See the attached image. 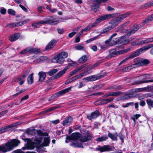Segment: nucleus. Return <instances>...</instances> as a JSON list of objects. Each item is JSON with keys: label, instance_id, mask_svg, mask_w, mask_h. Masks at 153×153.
Returning <instances> with one entry per match:
<instances>
[{"label": "nucleus", "instance_id": "1", "mask_svg": "<svg viewBox=\"0 0 153 153\" xmlns=\"http://www.w3.org/2000/svg\"><path fill=\"white\" fill-rule=\"evenodd\" d=\"M131 14L130 12H127L122 14L118 17L111 20L109 23L111 25L103 29L101 31V33H108L109 31L117 26L125 18L129 16Z\"/></svg>", "mask_w": 153, "mask_h": 153}, {"label": "nucleus", "instance_id": "2", "mask_svg": "<svg viewBox=\"0 0 153 153\" xmlns=\"http://www.w3.org/2000/svg\"><path fill=\"white\" fill-rule=\"evenodd\" d=\"M152 21H153V13L145 18V20L142 22L143 24V25L138 26L137 24L134 25L133 26V29L128 32L127 33V35L129 36L135 33L146 24Z\"/></svg>", "mask_w": 153, "mask_h": 153}, {"label": "nucleus", "instance_id": "3", "mask_svg": "<svg viewBox=\"0 0 153 153\" xmlns=\"http://www.w3.org/2000/svg\"><path fill=\"white\" fill-rule=\"evenodd\" d=\"M68 56V53L66 52H62L54 56L52 59V62L55 63H62L64 61V59Z\"/></svg>", "mask_w": 153, "mask_h": 153}, {"label": "nucleus", "instance_id": "4", "mask_svg": "<svg viewBox=\"0 0 153 153\" xmlns=\"http://www.w3.org/2000/svg\"><path fill=\"white\" fill-rule=\"evenodd\" d=\"M115 16L114 14H103L100 17L97 19L96 21L94 23H92L91 26H90L91 27H93L96 25L97 23H99L102 21L105 20H107L113 18Z\"/></svg>", "mask_w": 153, "mask_h": 153}, {"label": "nucleus", "instance_id": "5", "mask_svg": "<svg viewBox=\"0 0 153 153\" xmlns=\"http://www.w3.org/2000/svg\"><path fill=\"white\" fill-rule=\"evenodd\" d=\"M148 76H150L151 75L149 74H145L138 77L140 80L135 81L132 83V85H139L144 83H148L149 82H153V78L151 80H145L147 78Z\"/></svg>", "mask_w": 153, "mask_h": 153}, {"label": "nucleus", "instance_id": "6", "mask_svg": "<svg viewBox=\"0 0 153 153\" xmlns=\"http://www.w3.org/2000/svg\"><path fill=\"white\" fill-rule=\"evenodd\" d=\"M56 19L51 16H48L44 18L43 20L39 21L37 22L38 24H47L51 25H55L57 23Z\"/></svg>", "mask_w": 153, "mask_h": 153}, {"label": "nucleus", "instance_id": "7", "mask_svg": "<svg viewBox=\"0 0 153 153\" xmlns=\"http://www.w3.org/2000/svg\"><path fill=\"white\" fill-rule=\"evenodd\" d=\"M68 68H69L68 66H65L62 70L59 71L55 75L49 78L48 80L46 81L45 82L46 83H48L51 82L53 80L56 79L58 78L61 77L65 73Z\"/></svg>", "mask_w": 153, "mask_h": 153}, {"label": "nucleus", "instance_id": "8", "mask_svg": "<svg viewBox=\"0 0 153 153\" xmlns=\"http://www.w3.org/2000/svg\"><path fill=\"white\" fill-rule=\"evenodd\" d=\"M71 87L68 88L66 89L62 90L55 93L51 97H49L48 100V101H51L52 100H54L56 98L64 95L68 92L71 90Z\"/></svg>", "mask_w": 153, "mask_h": 153}, {"label": "nucleus", "instance_id": "9", "mask_svg": "<svg viewBox=\"0 0 153 153\" xmlns=\"http://www.w3.org/2000/svg\"><path fill=\"white\" fill-rule=\"evenodd\" d=\"M106 73H105L103 74H97L95 75H93L84 78L82 79V80H85L88 82H92L106 76Z\"/></svg>", "mask_w": 153, "mask_h": 153}, {"label": "nucleus", "instance_id": "10", "mask_svg": "<svg viewBox=\"0 0 153 153\" xmlns=\"http://www.w3.org/2000/svg\"><path fill=\"white\" fill-rule=\"evenodd\" d=\"M115 149L114 147L109 145H104L103 146L99 145L98 147L96 149V150L99 151L101 152H106L112 151Z\"/></svg>", "mask_w": 153, "mask_h": 153}, {"label": "nucleus", "instance_id": "11", "mask_svg": "<svg viewBox=\"0 0 153 153\" xmlns=\"http://www.w3.org/2000/svg\"><path fill=\"white\" fill-rule=\"evenodd\" d=\"M124 38V37L123 36H121L120 38H116L115 40H113V45H115L118 44L123 45L128 44L130 41V40L127 39L122 40V39H123Z\"/></svg>", "mask_w": 153, "mask_h": 153}, {"label": "nucleus", "instance_id": "12", "mask_svg": "<svg viewBox=\"0 0 153 153\" xmlns=\"http://www.w3.org/2000/svg\"><path fill=\"white\" fill-rule=\"evenodd\" d=\"M153 47V44H150L137 50L135 51V52L137 56H138L143 52Z\"/></svg>", "mask_w": 153, "mask_h": 153}, {"label": "nucleus", "instance_id": "13", "mask_svg": "<svg viewBox=\"0 0 153 153\" xmlns=\"http://www.w3.org/2000/svg\"><path fill=\"white\" fill-rule=\"evenodd\" d=\"M25 141H27V143L25 145L24 147L22 148V149L25 150L26 149H33L34 146L33 144L32 143V141L30 138H25L24 139Z\"/></svg>", "mask_w": 153, "mask_h": 153}, {"label": "nucleus", "instance_id": "14", "mask_svg": "<svg viewBox=\"0 0 153 153\" xmlns=\"http://www.w3.org/2000/svg\"><path fill=\"white\" fill-rule=\"evenodd\" d=\"M58 39H53L50 41L46 45L45 48V50L48 51L53 48L56 45Z\"/></svg>", "mask_w": 153, "mask_h": 153}, {"label": "nucleus", "instance_id": "15", "mask_svg": "<svg viewBox=\"0 0 153 153\" xmlns=\"http://www.w3.org/2000/svg\"><path fill=\"white\" fill-rule=\"evenodd\" d=\"M18 124L16 123L8 125L4 127H2L0 128V134L4 133L7 131L10 130L13 127H17Z\"/></svg>", "mask_w": 153, "mask_h": 153}, {"label": "nucleus", "instance_id": "16", "mask_svg": "<svg viewBox=\"0 0 153 153\" xmlns=\"http://www.w3.org/2000/svg\"><path fill=\"white\" fill-rule=\"evenodd\" d=\"M101 115V114L99 110H96L92 112L90 114L87 115V118L88 120H90L92 119H95Z\"/></svg>", "mask_w": 153, "mask_h": 153}, {"label": "nucleus", "instance_id": "17", "mask_svg": "<svg viewBox=\"0 0 153 153\" xmlns=\"http://www.w3.org/2000/svg\"><path fill=\"white\" fill-rule=\"evenodd\" d=\"M124 47L122 45L118 46L116 48L112 49L109 51V54L111 56V58L114 57L117 55V50H119L121 49H123Z\"/></svg>", "mask_w": 153, "mask_h": 153}, {"label": "nucleus", "instance_id": "18", "mask_svg": "<svg viewBox=\"0 0 153 153\" xmlns=\"http://www.w3.org/2000/svg\"><path fill=\"white\" fill-rule=\"evenodd\" d=\"M73 120V118L71 116L67 117L63 121L62 124L64 126L69 125L72 123Z\"/></svg>", "mask_w": 153, "mask_h": 153}, {"label": "nucleus", "instance_id": "19", "mask_svg": "<svg viewBox=\"0 0 153 153\" xmlns=\"http://www.w3.org/2000/svg\"><path fill=\"white\" fill-rule=\"evenodd\" d=\"M149 87H147L143 88H138L137 89L135 88L131 89L128 91L127 93H130L132 95H134V93L135 92L141 91L143 90H146L147 89H149Z\"/></svg>", "mask_w": 153, "mask_h": 153}, {"label": "nucleus", "instance_id": "20", "mask_svg": "<svg viewBox=\"0 0 153 153\" xmlns=\"http://www.w3.org/2000/svg\"><path fill=\"white\" fill-rule=\"evenodd\" d=\"M20 36V33H16L10 35L9 39L11 42H14L17 40Z\"/></svg>", "mask_w": 153, "mask_h": 153}, {"label": "nucleus", "instance_id": "21", "mask_svg": "<svg viewBox=\"0 0 153 153\" xmlns=\"http://www.w3.org/2000/svg\"><path fill=\"white\" fill-rule=\"evenodd\" d=\"M91 136L89 134H87L86 135L81 137L79 140L81 142H85L91 140Z\"/></svg>", "mask_w": 153, "mask_h": 153}, {"label": "nucleus", "instance_id": "22", "mask_svg": "<svg viewBox=\"0 0 153 153\" xmlns=\"http://www.w3.org/2000/svg\"><path fill=\"white\" fill-rule=\"evenodd\" d=\"M30 54H35L37 55L41 53L40 49L38 48H30Z\"/></svg>", "mask_w": 153, "mask_h": 153}, {"label": "nucleus", "instance_id": "23", "mask_svg": "<svg viewBox=\"0 0 153 153\" xmlns=\"http://www.w3.org/2000/svg\"><path fill=\"white\" fill-rule=\"evenodd\" d=\"M47 73L43 71L39 72L38 74L39 76V81L42 82L45 79Z\"/></svg>", "mask_w": 153, "mask_h": 153}, {"label": "nucleus", "instance_id": "24", "mask_svg": "<svg viewBox=\"0 0 153 153\" xmlns=\"http://www.w3.org/2000/svg\"><path fill=\"white\" fill-rule=\"evenodd\" d=\"M100 4L97 3L92 4L91 5V10L94 11L95 13L97 12L99 10Z\"/></svg>", "mask_w": 153, "mask_h": 153}, {"label": "nucleus", "instance_id": "25", "mask_svg": "<svg viewBox=\"0 0 153 153\" xmlns=\"http://www.w3.org/2000/svg\"><path fill=\"white\" fill-rule=\"evenodd\" d=\"M137 56L135 52L130 54L128 57L126 58L125 59L121 61L119 64V65H121L128 59H132Z\"/></svg>", "mask_w": 153, "mask_h": 153}, {"label": "nucleus", "instance_id": "26", "mask_svg": "<svg viewBox=\"0 0 153 153\" xmlns=\"http://www.w3.org/2000/svg\"><path fill=\"white\" fill-rule=\"evenodd\" d=\"M107 136L112 140L117 141V140L118 134L117 132L114 134L109 132L108 134V136Z\"/></svg>", "mask_w": 153, "mask_h": 153}, {"label": "nucleus", "instance_id": "27", "mask_svg": "<svg viewBox=\"0 0 153 153\" xmlns=\"http://www.w3.org/2000/svg\"><path fill=\"white\" fill-rule=\"evenodd\" d=\"M88 56L87 55H84L80 57L78 60L79 63H83L86 62L88 59Z\"/></svg>", "mask_w": 153, "mask_h": 153}, {"label": "nucleus", "instance_id": "28", "mask_svg": "<svg viewBox=\"0 0 153 153\" xmlns=\"http://www.w3.org/2000/svg\"><path fill=\"white\" fill-rule=\"evenodd\" d=\"M72 138L74 140H77L81 137V134L78 132L73 133L72 134Z\"/></svg>", "mask_w": 153, "mask_h": 153}, {"label": "nucleus", "instance_id": "29", "mask_svg": "<svg viewBox=\"0 0 153 153\" xmlns=\"http://www.w3.org/2000/svg\"><path fill=\"white\" fill-rule=\"evenodd\" d=\"M150 62L149 60L147 59L141 58V60L140 66H146L149 64Z\"/></svg>", "mask_w": 153, "mask_h": 153}, {"label": "nucleus", "instance_id": "30", "mask_svg": "<svg viewBox=\"0 0 153 153\" xmlns=\"http://www.w3.org/2000/svg\"><path fill=\"white\" fill-rule=\"evenodd\" d=\"M50 143V139L49 137L45 138L44 142L42 145L44 146H49Z\"/></svg>", "mask_w": 153, "mask_h": 153}, {"label": "nucleus", "instance_id": "31", "mask_svg": "<svg viewBox=\"0 0 153 153\" xmlns=\"http://www.w3.org/2000/svg\"><path fill=\"white\" fill-rule=\"evenodd\" d=\"M60 107V106L59 105H57L52 107H51L49 109L44 111H42L41 113H45L47 112H50L52 111L54 109H56L57 108H59Z\"/></svg>", "mask_w": 153, "mask_h": 153}, {"label": "nucleus", "instance_id": "32", "mask_svg": "<svg viewBox=\"0 0 153 153\" xmlns=\"http://www.w3.org/2000/svg\"><path fill=\"white\" fill-rule=\"evenodd\" d=\"M27 81L28 84H32L33 82V74H30L27 78Z\"/></svg>", "mask_w": 153, "mask_h": 153}, {"label": "nucleus", "instance_id": "33", "mask_svg": "<svg viewBox=\"0 0 153 153\" xmlns=\"http://www.w3.org/2000/svg\"><path fill=\"white\" fill-rule=\"evenodd\" d=\"M143 41H137L135 40L132 42L131 43V45L132 46L139 45L144 44L143 43Z\"/></svg>", "mask_w": 153, "mask_h": 153}, {"label": "nucleus", "instance_id": "34", "mask_svg": "<svg viewBox=\"0 0 153 153\" xmlns=\"http://www.w3.org/2000/svg\"><path fill=\"white\" fill-rule=\"evenodd\" d=\"M70 145L71 146L74 147H75L79 148H83V145L81 144V143L78 142H72L70 143Z\"/></svg>", "mask_w": 153, "mask_h": 153}, {"label": "nucleus", "instance_id": "35", "mask_svg": "<svg viewBox=\"0 0 153 153\" xmlns=\"http://www.w3.org/2000/svg\"><path fill=\"white\" fill-rule=\"evenodd\" d=\"M58 71V70L57 68L52 69L47 72V74L50 76H52L55 74Z\"/></svg>", "mask_w": 153, "mask_h": 153}, {"label": "nucleus", "instance_id": "36", "mask_svg": "<svg viewBox=\"0 0 153 153\" xmlns=\"http://www.w3.org/2000/svg\"><path fill=\"white\" fill-rule=\"evenodd\" d=\"M104 85L105 84L104 83L99 84L93 86L92 87V89H94L95 90H98L104 86Z\"/></svg>", "mask_w": 153, "mask_h": 153}, {"label": "nucleus", "instance_id": "37", "mask_svg": "<svg viewBox=\"0 0 153 153\" xmlns=\"http://www.w3.org/2000/svg\"><path fill=\"white\" fill-rule=\"evenodd\" d=\"M141 59V58H136L133 59L134 62L138 66H140Z\"/></svg>", "mask_w": 153, "mask_h": 153}, {"label": "nucleus", "instance_id": "38", "mask_svg": "<svg viewBox=\"0 0 153 153\" xmlns=\"http://www.w3.org/2000/svg\"><path fill=\"white\" fill-rule=\"evenodd\" d=\"M108 138V136L106 135H105L101 137L98 138L97 139V141L100 142H102L106 140Z\"/></svg>", "mask_w": 153, "mask_h": 153}, {"label": "nucleus", "instance_id": "39", "mask_svg": "<svg viewBox=\"0 0 153 153\" xmlns=\"http://www.w3.org/2000/svg\"><path fill=\"white\" fill-rule=\"evenodd\" d=\"M146 102L149 108L151 109L150 107H153V100L151 99H147L146 100Z\"/></svg>", "mask_w": 153, "mask_h": 153}, {"label": "nucleus", "instance_id": "40", "mask_svg": "<svg viewBox=\"0 0 153 153\" xmlns=\"http://www.w3.org/2000/svg\"><path fill=\"white\" fill-rule=\"evenodd\" d=\"M122 88V86L115 85L111 86L110 88V89H114L115 90H119Z\"/></svg>", "mask_w": 153, "mask_h": 153}, {"label": "nucleus", "instance_id": "41", "mask_svg": "<svg viewBox=\"0 0 153 153\" xmlns=\"http://www.w3.org/2000/svg\"><path fill=\"white\" fill-rule=\"evenodd\" d=\"M111 96L117 97L118 96L122 94L120 91H115L112 92H110Z\"/></svg>", "mask_w": 153, "mask_h": 153}, {"label": "nucleus", "instance_id": "42", "mask_svg": "<svg viewBox=\"0 0 153 153\" xmlns=\"http://www.w3.org/2000/svg\"><path fill=\"white\" fill-rule=\"evenodd\" d=\"M30 47H27L25 48L24 50L20 51V54L23 55L26 53L29 52L30 53Z\"/></svg>", "mask_w": 153, "mask_h": 153}, {"label": "nucleus", "instance_id": "43", "mask_svg": "<svg viewBox=\"0 0 153 153\" xmlns=\"http://www.w3.org/2000/svg\"><path fill=\"white\" fill-rule=\"evenodd\" d=\"M152 6H153V1L145 3L142 6V7H148Z\"/></svg>", "mask_w": 153, "mask_h": 153}, {"label": "nucleus", "instance_id": "44", "mask_svg": "<svg viewBox=\"0 0 153 153\" xmlns=\"http://www.w3.org/2000/svg\"><path fill=\"white\" fill-rule=\"evenodd\" d=\"M144 44L148 43L153 42V37L147 39L146 40H143Z\"/></svg>", "mask_w": 153, "mask_h": 153}, {"label": "nucleus", "instance_id": "45", "mask_svg": "<svg viewBox=\"0 0 153 153\" xmlns=\"http://www.w3.org/2000/svg\"><path fill=\"white\" fill-rule=\"evenodd\" d=\"M66 140H65V142L66 143H67L70 141L72 140H74L72 138V134L71 136L68 135L66 137Z\"/></svg>", "mask_w": 153, "mask_h": 153}, {"label": "nucleus", "instance_id": "46", "mask_svg": "<svg viewBox=\"0 0 153 153\" xmlns=\"http://www.w3.org/2000/svg\"><path fill=\"white\" fill-rule=\"evenodd\" d=\"M134 104V102H130L126 103L125 105H122V107L123 108H126L130 106H133Z\"/></svg>", "mask_w": 153, "mask_h": 153}, {"label": "nucleus", "instance_id": "47", "mask_svg": "<svg viewBox=\"0 0 153 153\" xmlns=\"http://www.w3.org/2000/svg\"><path fill=\"white\" fill-rule=\"evenodd\" d=\"M35 130L36 129L34 128L32 129H30L29 128L26 130L25 133H26L30 134L33 132L34 131H35Z\"/></svg>", "mask_w": 153, "mask_h": 153}, {"label": "nucleus", "instance_id": "48", "mask_svg": "<svg viewBox=\"0 0 153 153\" xmlns=\"http://www.w3.org/2000/svg\"><path fill=\"white\" fill-rule=\"evenodd\" d=\"M7 12L9 14L13 16H15L16 14L15 11L11 9H8L7 10Z\"/></svg>", "mask_w": 153, "mask_h": 153}, {"label": "nucleus", "instance_id": "49", "mask_svg": "<svg viewBox=\"0 0 153 153\" xmlns=\"http://www.w3.org/2000/svg\"><path fill=\"white\" fill-rule=\"evenodd\" d=\"M93 1L94 2L97 3L98 4H101L102 3H105L108 1V0H91Z\"/></svg>", "mask_w": 153, "mask_h": 153}, {"label": "nucleus", "instance_id": "50", "mask_svg": "<svg viewBox=\"0 0 153 153\" xmlns=\"http://www.w3.org/2000/svg\"><path fill=\"white\" fill-rule=\"evenodd\" d=\"M16 25V22H14L9 23L6 25V26L7 27L12 28L16 27V26H15Z\"/></svg>", "mask_w": 153, "mask_h": 153}, {"label": "nucleus", "instance_id": "51", "mask_svg": "<svg viewBox=\"0 0 153 153\" xmlns=\"http://www.w3.org/2000/svg\"><path fill=\"white\" fill-rule=\"evenodd\" d=\"M78 72V71L76 70V68L75 69L73 70L72 71L70 72L69 75V77H70L73 76L74 74H76Z\"/></svg>", "mask_w": 153, "mask_h": 153}, {"label": "nucleus", "instance_id": "52", "mask_svg": "<svg viewBox=\"0 0 153 153\" xmlns=\"http://www.w3.org/2000/svg\"><path fill=\"white\" fill-rule=\"evenodd\" d=\"M29 73V71L27 70L26 71L24 72L23 73V74L21 76H22V79H25L26 76L28 75Z\"/></svg>", "mask_w": 153, "mask_h": 153}, {"label": "nucleus", "instance_id": "53", "mask_svg": "<svg viewBox=\"0 0 153 153\" xmlns=\"http://www.w3.org/2000/svg\"><path fill=\"white\" fill-rule=\"evenodd\" d=\"M75 49L77 50L80 51L83 50L84 47L80 45H77L75 46Z\"/></svg>", "mask_w": 153, "mask_h": 153}, {"label": "nucleus", "instance_id": "54", "mask_svg": "<svg viewBox=\"0 0 153 153\" xmlns=\"http://www.w3.org/2000/svg\"><path fill=\"white\" fill-rule=\"evenodd\" d=\"M42 139L41 138H35L34 139V141L36 143H35V144H39L41 142Z\"/></svg>", "mask_w": 153, "mask_h": 153}, {"label": "nucleus", "instance_id": "55", "mask_svg": "<svg viewBox=\"0 0 153 153\" xmlns=\"http://www.w3.org/2000/svg\"><path fill=\"white\" fill-rule=\"evenodd\" d=\"M131 67L128 66L127 67H126L122 69V71L123 72H127L128 71L130 70H131V68H130Z\"/></svg>", "mask_w": 153, "mask_h": 153}, {"label": "nucleus", "instance_id": "56", "mask_svg": "<svg viewBox=\"0 0 153 153\" xmlns=\"http://www.w3.org/2000/svg\"><path fill=\"white\" fill-rule=\"evenodd\" d=\"M87 65V64H84L82 65H81L79 66V67L76 68V70H77V71H78L79 70L82 69L84 67H86Z\"/></svg>", "mask_w": 153, "mask_h": 153}, {"label": "nucleus", "instance_id": "57", "mask_svg": "<svg viewBox=\"0 0 153 153\" xmlns=\"http://www.w3.org/2000/svg\"><path fill=\"white\" fill-rule=\"evenodd\" d=\"M87 65V64H84L82 65H81L79 66V67L76 68V70H77V71H78L79 70L82 69L84 67H86Z\"/></svg>", "mask_w": 153, "mask_h": 153}, {"label": "nucleus", "instance_id": "58", "mask_svg": "<svg viewBox=\"0 0 153 153\" xmlns=\"http://www.w3.org/2000/svg\"><path fill=\"white\" fill-rule=\"evenodd\" d=\"M84 72L86 73V74L87 75L92 73V71L88 67L85 70Z\"/></svg>", "mask_w": 153, "mask_h": 153}, {"label": "nucleus", "instance_id": "59", "mask_svg": "<svg viewBox=\"0 0 153 153\" xmlns=\"http://www.w3.org/2000/svg\"><path fill=\"white\" fill-rule=\"evenodd\" d=\"M123 98H121L120 99H118L117 100V101H119L121 100H122L123 99H127L129 97H128V95L127 94H124L123 97H122Z\"/></svg>", "mask_w": 153, "mask_h": 153}, {"label": "nucleus", "instance_id": "60", "mask_svg": "<svg viewBox=\"0 0 153 153\" xmlns=\"http://www.w3.org/2000/svg\"><path fill=\"white\" fill-rule=\"evenodd\" d=\"M118 136L120 138V140H121L122 143H124V139L123 137V135L121 132L119 133L118 134Z\"/></svg>", "mask_w": 153, "mask_h": 153}, {"label": "nucleus", "instance_id": "61", "mask_svg": "<svg viewBox=\"0 0 153 153\" xmlns=\"http://www.w3.org/2000/svg\"><path fill=\"white\" fill-rule=\"evenodd\" d=\"M104 93L102 92H99L96 93L92 94L90 95L91 96H96L98 95H101L104 94Z\"/></svg>", "mask_w": 153, "mask_h": 153}, {"label": "nucleus", "instance_id": "62", "mask_svg": "<svg viewBox=\"0 0 153 153\" xmlns=\"http://www.w3.org/2000/svg\"><path fill=\"white\" fill-rule=\"evenodd\" d=\"M129 22H125L123 24L121 25L120 26V27L121 29H123L127 25L129 24Z\"/></svg>", "mask_w": 153, "mask_h": 153}, {"label": "nucleus", "instance_id": "63", "mask_svg": "<svg viewBox=\"0 0 153 153\" xmlns=\"http://www.w3.org/2000/svg\"><path fill=\"white\" fill-rule=\"evenodd\" d=\"M0 13L3 15H4L6 13V10L4 8H3L0 9Z\"/></svg>", "mask_w": 153, "mask_h": 153}, {"label": "nucleus", "instance_id": "64", "mask_svg": "<svg viewBox=\"0 0 153 153\" xmlns=\"http://www.w3.org/2000/svg\"><path fill=\"white\" fill-rule=\"evenodd\" d=\"M37 135L39 136H42L43 132L40 129H38L36 130Z\"/></svg>", "mask_w": 153, "mask_h": 153}]
</instances>
